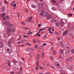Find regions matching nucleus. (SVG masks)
Returning a JSON list of instances; mask_svg holds the SVG:
<instances>
[{"mask_svg": "<svg viewBox=\"0 0 74 74\" xmlns=\"http://www.w3.org/2000/svg\"><path fill=\"white\" fill-rule=\"evenodd\" d=\"M41 26V24H39L38 25V27H40Z\"/></svg>", "mask_w": 74, "mask_h": 74, "instance_id": "nucleus-47", "label": "nucleus"}, {"mask_svg": "<svg viewBox=\"0 0 74 74\" xmlns=\"http://www.w3.org/2000/svg\"><path fill=\"white\" fill-rule=\"evenodd\" d=\"M38 62H37V65L36 67H35V69H36V70H37L38 69H39V66H38Z\"/></svg>", "mask_w": 74, "mask_h": 74, "instance_id": "nucleus-8", "label": "nucleus"}, {"mask_svg": "<svg viewBox=\"0 0 74 74\" xmlns=\"http://www.w3.org/2000/svg\"><path fill=\"white\" fill-rule=\"evenodd\" d=\"M67 67L68 68V69H69V70H72L73 69V66H67Z\"/></svg>", "mask_w": 74, "mask_h": 74, "instance_id": "nucleus-11", "label": "nucleus"}, {"mask_svg": "<svg viewBox=\"0 0 74 74\" xmlns=\"http://www.w3.org/2000/svg\"><path fill=\"white\" fill-rule=\"evenodd\" d=\"M52 9L53 10V11H56V8L55 7H52Z\"/></svg>", "mask_w": 74, "mask_h": 74, "instance_id": "nucleus-29", "label": "nucleus"}, {"mask_svg": "<svg viewBox=\"0 0 74 74\" xmlns=\"http://www.w3.org/2000/svg\"><path fill=\"white\" fill-rule=\"evenodd\" d=\"M21 24L22 25H26V23H24V22H22Z\"/></svg>", "mask_w": 74, "mask_h": 74, "instance_id": "nucleus-34", "label": "nucleus"}, {"mask_svg": "<svg viewBox=\"0 0 74 74\" xmlns=\"http://www.w3.org/2000/svg\"><path fill=\"white\" fill-rule=\"evenodd\" d=\"M14 72H11V74H14Z\"/></svg>", "mask_w": 74, "mask_h": 74, "instance_id": "nucleus-55", "label": "nucleus"}, {"mask_svg": "<svg viewBox=\"0 0 74 74\" xmlns=\"http://www.w3.org/2000/svg\"><path fill=\"white\" fill-rule=\"evenodd\" d=\"M60 46L62 47H63V42L62 41H61L60 42Z\"/></svg>", "mask_w": 74, "mask_h": 74, "instance_id": "nucleus-20", "label": "nucleus"}, {"mask_svg": "<svg viewBox=\"0 0 74 74\" xmlns=\"http://www.w3.org/2000/svg\"><path fill=\"white\" fill-rule=\"evenodd\" d=\"M56 22V20L55 18H53L51 21V23H54Z\"/></svg>", "mask_w": 74, "mask_h": 74, "instance_id": "nucleus-9", "label": "nucleus"}, {"mask_svg": "<svg viewBox=\"0 0 74 74\" xmlns=\"http://www.w3.org/2000/svg\"><path fill=\"white\" fill-rule=\"evenodd\" d=\"M71 52L73 54H74V49H72L71 50Z\"/></svg>", "mask_w": 74, "mask_h": 74, "instance_id": "nucleus-31", "label": "nucleus"}, {"mask_svg": "<svg viewBox=\"0 0 74 74\" xmlns=\"http://www.w3.org/2000/svg\"><path fill=\"white\" fill-rule=\"evenodd\" d=\"M32 34V32H30L29 33V34Z\"/></svg>", "mask_w": 74, "mask_h": 74, "instance_id": "nucleus-61", "label": "nucleus"}, {"mask_svg": "<svg viewBox=\"0 0 74 74\" xmlns=\"http://www.w3.org/2000/svg\"><path fill=\"white\" fill-rule=\"evenodd\" d=\"M70 50H67L66 51H65V55H69V54H70Z\"/></svg>", "mask_w": 74, "mask_h": 74, "instance_id": "nucleus-6", "label": "nucleus"}, {"mask_svg": "<svg viewBox=\"0 0 74 74\" xmlns=\"http://www.w3.org/2000/svg\"><path fill=\"white\" fill-rule=\"evenodd\" d=\"M56 5H57V6H58V5H59V3H56Z\"/></svg>", "mask_w": 74, "mask_h": 74, "instance_id": "nucleus-42", "label": "nucleus"}, {"mask_svg": "<svg viewBox=\"0 0 74 74\" xmlns=\"http://www.w3.org/2000/svg\"><path fill=\"white\" fill-rule=\"evenodd\" d=\"M10 33H11V32L10 31V29H8V30H7V33L9 36H10Z\"/></svg>", "mask_w": 74, "mask_h": 74, "instance_id": "nucleus-7", "label": "nucleus"}, {"mask_svg": "<svg viewBox=\"0 0 74 74\" xmlns=\"http://www.w3.org/2000/svg\"><path fill=\"white\" fill-rule=\"evenodd\" d=\"M5 3H6V4H7V1H5Z\"/></svg>", "mask_w": 74, "mask_h": 74, "instance_id": "nucleus-60", "label": "nucleus"}, {"mask_svg": "<svg viewBox=\"0 0 74 74\" xmlns=\"http://www.w3.org/2000/svg\"><path fill=\"white\" fill-rule=\"evenodd\" d=\"M60 52L61 54H63V50L62 49H61L60 50Z\"/></svg>", "mask_w": 74, "mask_h": 74, "instance_id": "nucleus-22", "label": "nucleus"}, {"mask_svg": "<svg viewBox=\"0 0 74 74\" xmlns=\"http://www.w3.org/2000/svg\"><path fill=\"white\" fill-rule=\"evenodd\" d=\"M5 13H4L1 14V16L2 18H4L5 16Z\"/></svg>", "mask_w": 74, "mask_h": 74, "instance_id": "nucleus-15", "label": "nucleus"}, {"mask_svg": "<svg viewBox=\"0 0 74 74\" xmlns=\"http://www.w3.org/2000/svg\"><path fill=\"white\" fill-rule=\"evenodd\" d=\"M6 51L7 52H8V53H9V54L11 53L12 52L11 49L8 48L6 49Z\"/></svg>", "mask_w": 74, "mask_h": 74, "instance_id": "nucleus-4", "label": "nucleus"}, {"mask_svg": "<svg viewBox=\"0 0 74 74\" xmlns=\"http://www.w3.org/2000/svg\"><path fill=\"white\" fill-rule=\"evenodd\" d=\"M38 48V45H36L35 46V48Z\"/></svg>", "mask_w": 74, "mask_h": 74, "instance_id": "nucleus-38", "label": "nucleus"}, {"mask_svg": "<svg viewBox=\"0 0 74 74\" xmlns=\"http://www.w3.org/2000/svg\"><path fill=\"white\" fill-rule=\"evenodd\" d=\"M18 15V17H19L20 16V14H17Z\"/></svg>", "mask_w": 74, "mask_h": 74, "instance_id": "nucleus-53", "label": "nucleus"}, {"mask_svg": "<svg viewBox=\"0 0 74 74\" xmlns=\"http://www.w3.org/2000/svg\"><path fill=\"white\" fill-rule=\"evenodd\" d=\"M3 44L0 42V48H3Z\"/></svg>", "mask_w": 74, "mask_h": 74, "instance_id": "nucleus-19", "label": "nucleus"}, {"mask_svg": "<svg viewBox=\"0 0 74 74\" xmlns=\"http://www.w3.org/2000/svg\"><path fill=\"white\" fill-rule=\"evenodd\" d=\"M29 51H34V49L31 48L29 47Z\"/></svg>", "mask_w": 74, "mask_h": 74, "instance_id": "nucleus-33", "label": "nucleus"}, {"mask_svg": "<svg viewBox=\"0 0 74 74\" xmlns=\"http://www.w3.org/2000/svg\"><path fill=\"white\" fill-rule=\"evenodd\" d=\"M25 50H26V51H30L29 47H27V48H26Z\"/></svg>", "mask_w": 74, "mask_h": 74, "instance_id": "nucleus-26", "label": "nucleus"}, {"mask_svg": "<svg viewBox=\"0 0 74 74\" xmlns=\"http://www.w3.org/2000/svg\"><path fill=\"white\" fill-rule=\"evenodd\" d=\"M12 61H13V63H15L16 62L15 60L14 59H12Z\"/></svg>", "mask_w": 74, "mask_h": 74, "instance_id": "nucleus-35", "label": "nucleus"}, {"mask_svg": "<svg viewBox=\"0 0 74 74\" xmlns=\"http://www.w3.org/2000/svg\"><path fill=\"white\" fill-rule=\"evenodd\" d=\"M39 33H40V32H38V33H37L36 34L35 36H38V34H39Z\"/></svg>", "mask_w": 74, "mask_h": 74, "instance_id": "nucleus-36", "label": "nucleus"}, {"mask_svg": "<svg viewBox=\"0 0 74 74\" xmlns=\"http://www.w3.org/2000/svg\"><path fill=\"white\" fill-rule=\"evenodd\" d=\"M54 39L53 38H51V40H53Z\"/></svg>", "mask_w": 74, "mask_h": 74, "instance_id": "nucleus-64", "label": "nucleus"}, {"mask_svg": "<svg viewBox=\"0 0 74 74\" xmlns=\"http://www.w3.org/2000/svg\"><path fill=\"white\" fill-rule=\"evenodd\" d=\"M8 65L9 66H10V63H8Z\"/></svg>", "mask_w": 74, "mask_h": 74, "instance_id": "nucleus-63", "label": "nucleus"}, {"mask_svg": "<svg viewBox=\"0 0 74 74\" xmlns=\"http://www.w3.org/2000/svg\"><path fill=\"white\" fill-rule=\"evenodd\" d=\"M11 6H12V7H14V4H12L11 5Z\"/></svg>", "mask_w": 74, "mask_h": 74, "instance_id": "nucleus-54", "label": "nucleus"}, {"mask_svg": "<svg viewBox=\"0 0 74 74\" xmlns=\"http://www.w3.org/2000/svg\"><path fill=\"white\" fill-rule=\"evenodd\" d=\"M12 4H14V2L13 1L12 2Z\"/></svg>", "mask_w": 74, "mask_h": 74, "instance_id": "nucleus-58", "label": "nucleus"}, {"mask_svg": "<svg viewBox=\"0 0 74 74\" xmlns=\"http://www.w3.org/2000/svg\"><path fill=\"white\" fill-rule=\"evenodd\" d=\"M32 8H36V6L34 5H32Z\"/></svg>", "mask_w": 74, "mask_h": 74, "instance_id": "nucleus-24", "label": "nucleus"}, {"mask_svg": "<svg viewBox=\"0 0 74 74\" xmlns=\"http://www.w3.org/2000/svg\"><path fill=\"white\" fill-rule=\"evenodd\" d=\"M6 18L7 19H9V16H6Z\"/></svg>", "mask_w": 74, "mask_h": 74, "instance_id": "nucleus-43", "label": "nucleus"}, {"mask_svg": "<svg viewBox=\"0 0 74 74\" xmlns=\"http://www.w3.org/2000/svg\"><path fill=\"white\" fill-rule=\"evenodd\" d=\"M25 11H26V12H28V10H26Z\"/></svg>", "mask_w": 74, "mask_h": 74, "instance_id": "nucleus-57", "label": "nucleus"}, {"mask_svg": "<svg viewBox=\"0 0 74 74\" xmlns=\"http://www.w3.org/2000/svg\"><path fill=\"white\" fill-rule=\"evenodd\" d=\"M56 51H53V55H56Z\"/></svg>", "mask_w": 74, "mask_h": 74, "instance_id": "nucleus-30", "label": "nucleus"}, {"mask_svg": "<svg viewBox=\"0 0 74 74\" xmlns=\"http://www.w3.org/2000/svg\"><path fill=\"white\" fill-rule=\"evenodd\" d=\"M5 11V7L4 6L2 8V11L3 12H4Z\"/></svg>", "mask_w": 74, "mask_h": 74, "instance_id": "nucleus-16", "label": "nucleus"}, {"mask_svg": "<svg viewBox=\"0 0 74 74\" xmlns=\"http://www.w3.org/2000/svg\"><path fill=\"white\" fill-rule=\"evenodd\" d=\"M10 31L11 32H13L14 33V32H15V28H14V27L12 28L11 31Z\"/></svg>", "mask_w": 74, "mask_h": 74, "instance_id": "nucleus-18", "label": "nucleus"}, {"mask_svg": "<svg viewBox=\"0 0 74 74\" xmlns=\"http://www.w3.org/2000/svg\"><path fill=\"white\" fill-rule=\"evenodd\" d=\"M39 5H41L40 8H42V7H43V5H42V4L41 3H40L39 4Z\"/></svg>", "mask_w": 74, "mask_h": 74, "instance_id": "nucleus-27", "label": "nucleus"}, {"mask_svg": "<svg viewBox=\"0 0 74 74\" xmlns=\"http://www.w3.org/2000/svg\"><path fill=\"white\" fill-rule=\"evenodd\" d=\"M10 23V22L8 21H6L4 22V24L5 25H7V26H8V24Z\"/></svg>", "mask_w": 74, "mask_h": 74, "instance_id": "nucleus-10", "label": "nucleus"}, {"mask_svg": "<svg viewBox=\"0 0 74 74\" xmlns=\"http://www.w3.org/2000/svg\"><path fill=\"white\" fill-rule=\"evenodd\" d=\"M40 56V55L39 54H38L36 56V58L37 59H38V58H39V57Z\"/></svg>", "mask_w": 74, "mask_h": 74, "instance_id": "nucleus-25", "label": "nucleus"}, {"mask_svg": "<svg viewBox=\"0 0 74 74\" xmlns=\"http://www.w3.org/2000/svg\"><path fill=\"white\" fill-rule=\"evenodd\" d=\"M3 20H4V21H5V20H6V18H3Z\"/></svg>", "mask_w": 74, "mask_h": 74, "instance_id": "nucleus-51", "label": "nucleus"}, {"mask_svg": "<svg viewBox=\"0 0 74 74\" xmlns=\"http://www.w3.org/2000/svg\"><path fill=\"white\" fill-rule=\"evenodd\" d=\"M65 48L66 49H69L70 48V45L68 44H65Z\"/></svg>", "mask_w": 74, "mask_h": 74, "instance_id": "nucleus-5", "label": "nucleus"}, {"mask_svg": "<svg viewBox=\"0 0 74 74\" xmlns=\"http://www.w3.org/2000/svg\"><path fill=\"white\" fill-rule=\"evenodd\" d=\"M26 44L27 45H29V46H32V44L29 42L27 43Z\"/></svg>", "mask_w": 74, "mask_h": 74, "instance_id": "nucleus-28", "label": "nucleus"}, {"mask_svg": "<svg viewBox=\"0 0 74 74\" xmlns=\"http://www.w3.org/2000/svg\"><path fill=\"white\" fill-rule=\"evenodd\" d=\"M44 30V29H40L39 30V32H40V31H42V30Z\"/></svg>", "mask_w": 74, "mask_h": 74, "instance_id": "nucleus-40", "label": "nucleus"}, {"mask_svg": "<svg viewBox=\"0 0 74 74\" xmlns=\"http://www.w3.org/2000/svg\"><path fill=\"white\" fill-rule=\"evenodd\" d=\"M68 15L70 16H72V14H68Z\"/></svg>", "mask_w": 74, "mask_h": 74, "instance_id": "nucleus-44", "label": "nucleus"}, {"mask_svg": "<svg viewBox=\"0 0 74 74\" xmlns=\"http://www.w3.org/2000/svg\"><path fill=\"white\" fill-rule=\"evenodd\" d=\"M41 58L44 59V53L43 52L41 56Z\"/></svg>", "mask_w": 74, "mask_h": 74, "instance_id": "nucleus-21", "label": "nucleus"}, {"mask_svg": "<svg viewBox=\"0 0 74 74\" xmlns=\"http://www.w3.org/2000/svg\"><path fill=\"white\" fill-rule=\"evenodd\" d=\"M16 4L15 3L14 5V7H16Z\"/></svg>", "mask_w": 74, "mask_h": 74, "instance_id": "nucleus-48", "label": "nucleus"}, {"mask_svg": "<svg viewBox=\"0 0 74 74\" xmlns=\"http://www.w3.org/2000/svg\"><path fill=\"white\" fill-rule=\"evenodd\" d=\"M3 4V3L1 1H0V5H1Z\"/></svg>", "mask_w": 74, "mask_h": 74, "instance_id": "nucleus-39", "label": "nucleus"}, {"mask_svg": "<svg viewBox=\"0 0 74 74\" xmlns=\"http://www.w3.org/2000/svg\"><path fill=\"white\" fill-rule=\"evenodd\" d=\"M22 68L21 67L20 69V71H22Z\"/></svg>", "mask_w": 74, "mask_h": 74, "instance_id": "nucleus-49", "label": "nucleus"}, {"mask_svg": "<svg viewBox=\"0 0 74 74\" xmlns=\"http://www.w3.org/2000/svg\"><path fill=\"white\" fill-rule=\"evenodd\" d=\"M51 2L53 3H56V1L55 0H52L51 1Z\"/></svg>", "mask_w": 74, "mask_h": 74, "instance_id": "nucleus-23", "label": "nucleus"}, {"mask_svg": "<svg viewBox=\"0 0 74 74\" xmlns=\"http://www.w3.org/2000/svg\"><path fill=\"white\" fill-rule=\"evenodd\" d=\"M67 33H68V31H67V30H66L63 33V34L64 36V35L67 34Z\"/></svg>", "mask_w": 74, "mask_h": 74, "instance_id": "nucleus-14", "label": "nucleus"}, {"mask_svg": "<svg viewBox=\"0 0 74 74\" xmlns=\"http://www.w3.org/2000/svg\"><path fill=\"white\" fill-rule=\"evenodd\" d=\"M47 19H50L51 18V15H49L47 16Z\"/></svg>", "mask_w": 74, "mask_h": 74, "instance_id": "nucleus-17", "label": "nucleus"}, {"mask_svg": "<svg viewBox=\"0 0 74 74\" xmlns=\"http://www.w3.org/2000/svg\"><path fill=\"white\" fill-rule=\"evenodd\" d=\"M41 48L42 49H44V46H41Z\"/></svg>", "mask_w": 74, "mask_h": 74, "instance_id": "nucleus-46", "label": "nucleus"}, {"mask_svg": "<svg viewBox=\"0 0 74 74\" xmlns=\"http://www.w3.org/2000/svg\"><path fill=\"white\" fill-rule=\"evenodd\" d=\"M68 62H71L73 60V59L71 57H70L67 60Z\"/></svg>", "mask_w": 74, "mask_h": 74, "instance_id": "nucleus-13", "label": "nucleus"}, {"mask_svg": "<svg viewBox=\"0 0 74 74\" xmlns=\"http://www.w3.org/2000/svg\"><path fill=\"white\" fill-rule=\"evenodd\" d=\"M14 43V40L13 39H11L8 41V45L9 47L12 46V44Z\"/></svg>", "mask_w": 74, "mask_h": 74, "instance_id": "nucleus-3", "label": "nucleus"}, {"mask_svg": "<svg viewBox=\"0 0 74 74\" xmlns=\"http://www.w3.org/2000/svg\"><path fill=\"white\" fill-rule=\"evenodd\" d=\"M17 44H21V43H20V41H18L17 42Z\"/></svg>", "mask_w": 74, "mask_h": 74, "instance_id": "nucleus-50", "label": "nucleus"}, {"mask_svg": "<svg viewBox=\"0 0 74 74\" xmlns=\"http://www.w3.org/2000/svg\"><path fill=\"white\" fill-rule=\"evenodd\" d=\"M25 29H28V27H26L24 28Z\"/></svg>", "mask_w": 74, "mask_h": 74, "instance_id": "nucleus-52", "label": "nucleus"}, {"mask_svg": "<svg viewBox=\"0 0 74 74\" xmlns=\"http://www.w3.org/2000/svg\"><path fill=\"white\" fill-rule=\"evenodd\" d=\"M49 74V73L48 72H47L45 73V74Z\"/></svg>", "mask_w": 74, "mask_h": 74, "instance_id": "nucleus-62", "label": "nucleus"}, {"mask_svg": "<svg viewBox=\"0 0 74 74\" xmlns=\"http://www.w3.org/2000/svg\"><path fill=\"white\" fill-rule=\"evenodd\" d=\"M36 39H34L33 40V42L34 43H36Z\"/></svg>", "mask_w": 74, "mask_h": 74, "instance_id": "nucleus-32", "label": "nucleus"}, {"mask_svg": "<svg viewBox=\"0 0 74 74\" xmlns=\"http://www.w3.org/2000/svg\"><path fill=\"white\" fill-rule=\"evenodd\" d=\"M32 18H33L32 17H30V18H28V20H31V19H32Z\"/></svg>", "mask_w": 74, "mask_h": 74, "instance_id": "nucleus-37", "label": "nucleus"}, {"mask_svg": "<svg viewBox=\"0 0 74 74\" xmlns=\"http://www.w3.org/2000/svg\"><path fill=\"white\" fill-rule=\"evenodd\" d=\"M48 14V12H42L40 14V15L41 16H47V15Z\"/></svg>", "mask_w": 74, "mask_h": 74, "instance_id": "nucleus-2", "label": "nucleus"}, {"mask_svg": "<svg viewBox=\"0 0 74 74\" xmlns=\"http://www.w3.org/2000/svg\"><path fill=\"white\" fill-rule=\"evenodd\" d=\"M38 43H39V44L41 43V41H40V40H38Z\"/></svg>", "mask_w": 74, "mask_h": 74, "instance_id": "nucleus-41", "label": "nucleus"}, {"mask_svg": "<svg viewBox=\"0 0 74 74\" xmlns=\"http://www.w3.org/2000/svg\"><path fill=\"white\" fill-rule=\"evenodd\" d=\"M46 43H44L43 45H42L43 46H45V45H46Z\"/></svg>", "mask_w": 74, "mask_h": 74, "instance_id": "nucleus-45", "label": "nucleus"}, {"mask_svg": "<svg viewBox=\"0 0 74 74\" xmlns=\"http://www.w3.org/2000/svg\"><path fill=\"white\" fill-rule=\"evenodd\" d=\"M47 37V35H46L45 36H44V38H46Z\"/></svg>", "mask_w": 74, "mask_h": 74, "instance_id": "nucleus-56", "label": "nucleus"}, {"mask_svg": "<svg viewBox=\"0 0 74 74\" xmlns=\"http://www.w3.org/2000/svg\"><path fill=\"white\" fill-rule=\"evenodd\" d=\"M13 26V25L12 24H9L7 26L8 27H9V28H11V27H12Z\"/></svg>", "mask_w": 74, "mask_h": 74, "instance_id": "nucleus-12", "label": "nucleus"}, {"mask_svg": "<svg viewBox=\"0 0 74 74\" xmlns=\"http://www.w3.org/2000/svg\"><path fill=\"white\" fill-rule=\"evenodd\" d=\"M49 33H51V34H53V33H52V32H51V31H50V32H49Z\"/></svg>", "mask_w": 74, "mask_h": 74, "instance_id": "nucleus-59", "label": "nucleus"}, {"mask_svg": "<svg viewBox=\"0 0 74 74\" xmlns=\"http://www.w3.org/2000/svg\"><path fill=\"white\" fill-rule=\"evenodd\" d=\"M63 23L61 22L60 23L59 22H57L56 23V25L57 26V27H59V26H61V27H63L64 26V22Z\"/></svg>", "mask_w": 74, "mask_h": 74, "instance_id": "nucleus-1", "label": "nucleus"}]
</instances>
